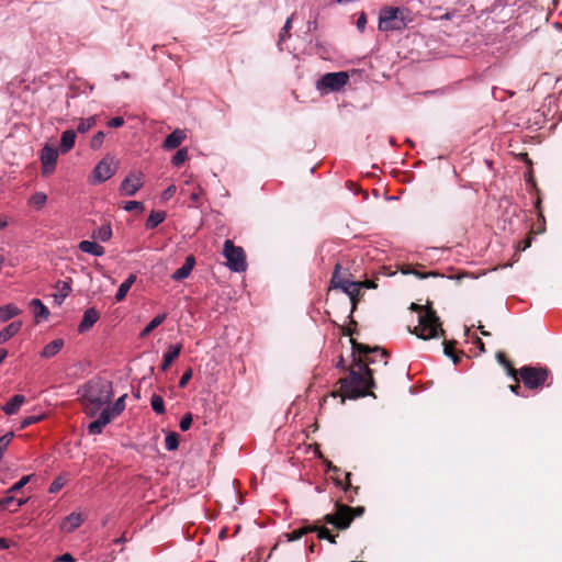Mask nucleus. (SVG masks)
Masks as SVG:
<instances>
[{
    "label": "nucleus",
    "instance_id": "a211bd4d",
    "mask_svg": "<svg viewBox=\"0 0 562 562\" xmlns=\"http://www.w3.org/2000/svg\"><path fill=\"white\" fill-rule=\"evenodd\" d=\"M194 265H195V259H194V257H193V256H188V257L186 258V261H184V263L182 265V267H181V268H179V269H177V270L172 273L171 278H172L173 280H176V281H181V280H183V279L188 278V277L190 276V273H191V271H192V269H193Z\"/></svg>",
    "mask_w": 562,
    "mask_h": 562
},
{
    "label": "nucleus",
    "instance_id": "9b49d317",
    "mask_svg": "<svg viewBox=\"0 0 562 562\" xmlns=\"http://www.w3.org/2000/svg\"><path fill=\"white\" fill-rule=\"evenodd\" d=\"M335 282H337L339 289L349 296L351 302L350 314H352L361 299V290L363 288V283H361V281L353 280L351 282H346L340 280L337 276L335 277ZM349 317L351 318V315H349Z\"/></svg>",
    "mask_w": 562,
    "mask_h": 562
},
{
    "label": "nucleus",
    "instance_id": "473e14b6",
    "mask_svg": "<svg viewBox=\"0 0 562 562\" xmlns=\"http://www.w3.org/2000/svg\"><path fill=\"white\" fill-rule=\"evenodd\" d=\"M68 290H70L68 281H63V289L52 294L54 304L61 305L68 295Z\"/></svg>",
    "mask_w": 562,
    "mask_h": 562
},
{
    "label": "nucleus",
    "instance_id": "338daca9",
    "mask_svg": "<svg viewBox=\"0 0 562 562\" xmlns=\"http://www.w3.org/2000/svg\"><path fill=\"white\" fill-rule=\"evenodd\" d=\"M337 368H339L344 371L348 370V368H346V366H345V359L341 356L339 357V360L337 362Z\"/></svg>",
    "mask_w": 562,
    "mask_h": 562
},
{
    "label": "nucleus",
    "instance_id": "774afa93",
    "mask_svg": "<svg viewBox=\"0 0 562 562\" xmlns=\"http://www.w3.org/2000/svg\"><path fill=\"white\" fill-rule=\"evenodd\" d=\"M70 524V516H66L64 519H63V522H61V528L64 530H68L67 528V525Z\"/></svg>",
    "mask_w": 562,
    "mask_h": 562
},
{
    "label": "nucleus",
    "instance_id": "dca6fc26",
    "mask_svg": "<svg viewBox=\"0 0 562 562\" xmlns=\"http://www.w3.org/2000/svg\"><path fill=\"white\" fill-rule=\"evenodd\" d=\"M186 137V132L183 130L177 128L166 137L162 143V148L166 150L175 149L181 145Z\"/></svg>",
    "mask_w": 562,
    "mask_h": 562
},
{
    "label": "nucleus",
    "instance_id": "0e129e2a",
    "mask_svg": "<svg viewBox=\"0 0 562 562\" xmlns=\"http://www.w3.org/2000/svg\"><path fill=\"white\" fill-rule=\"evenodd\" d=\"M509 390L515 393L516 395H520V385L518 383V381H516L515 384L513 385H509Z\"/></svg>",
    "mask_w": 562,
    "mask_h": 562
},
{
    "label": "nucleus",
    "instance_id": "69168bd1",
    "mask_svg": "<svg viewBox=\"0 0 562 562\" xmlns=\"http://www.w3.org/2000/svg\"><path fill=\"white\" fill-rule=\"evenodd\" d=\"M10 547V542L5 538H0V550L8 549Z\"/></svg>",
    "mask_w": 562,
    "mask_h": 562
},
{
    "label": "nucleus",
    "instance_id": "a19ab883",
    "mask_svg": "<svg viewBox=\"0 0 562 562\" xmlns=\"http://www.w3.org/2000/svg\"><path fill=\"white\" fill-rule=\"evenodd\" d=\"M70 150V128L65 130L60 138V151L67 153Z\"/></svg>",
    "mask_w": 562,
    "mask_h": 562
},
{
    "label": "nucleus",
    "instance_id": "ddd939ff",
    "mask_svg": "<svg viewBox=\"0 0 562 562\" xmlns=\"http://www.w3.org/2000/svg\"><path fill=\"white\" fill-rule=\"evenodd\" d=\"M115 172L113 158H103L93 169V179L98 183H102L110 179Z\"/></svg>",
    "mask_w": 562,
    "mask_h": 562
},
{
    "label": "nucleus",
    "instance_id": "6e6d98bb",
    "mask_svg": "<svg viewBox=\"0 0 562 562\" xmlns=\"http://www.w3.org/2000/svg\"><path fill=\"white\" fill-rule=\"evenodd\" d=\"M177 188L175 184L169 186L161 194L164 200H169L176 193Z\"/></svg>",
    "mask_w": 562,
    "mask_h": 562
},
{
    "label": "nucleus",
    "instance_id": "c9c22d12",
    "mask_svg": "<svg viewBox=\"0 0 562 562\" xmlns=\"http://www.w3.org/2000/svg\"><path fill=\"white\" fill-rule=\"evenodd\" d=\"M165 447L167 450L172 451L179 447V435L177 432H169L165 438Z\"/></svg>",
    "mask_w": 562,
    "mask_h": 562
},
{
    "label": "nucleus",
    "instance_id": "2f4dec72",
    "mask_svg": "<svg viewBox=\"0 0 562 562\" xmlns=\"http://www.w3.org/2000/svg\"><path fill=\"white\" fill-rule=\"evenodd\" d=\"M92 237L94 239H99L101 241H108L111 239L112 237V229H111V226L109 224L106 225H102L101 227H99L98 229H95L92 234Z\"/></svg>",
    "mask_w": 562,
    "mask_h": 562
},
{
    "label": "nucleus",
    "instance_id": "a878e982",
    "mask_svg": "<svg viewBox=\"0 0 562 562\" xmlns=\"http://www.w3.org/2000/svg\"><path fill=\"white\" fill-rule=\"evenodd\" d=\"M20 313L21 310L12 303L2 305L0 306V322L5 323L12 317L18 316Z\"/></svg>",
    "mask_w": 562,
    "mask_h": 562
},
{
    "label": "nucleus",
    "instance_id": "72a5a7b5",
    "mask_svg": "<svg viewBox=\"0 0 562 562\" xmlns=\"http://www.w3.org/2000/svg\"><path fill=\"white\" fill-rule=\"evenodd\" d=\"M313 529L314 528H311V525H307V526L297 528V529L291 531L290 533H286L285 536L288 537L289 541H294V540L301 539L306 533L312 532Z\"/></svg>",
    "mask_w": 562,
    "mask_h": 562
},
{
    "label": "nucleus",
    "instance_id": "4d7b16f0",
    "mask_svg": "<svg viewBox=\"0 0 562 562\" xmlns=\"http://www.w3.org/2000/svg\"><path fill=\"white\" fill-rule=\"evenodd\" d=\"M123 124H124V119L122 116H115L108 122V125L110 127H114V128L121 127Z\"/></svg>",
    "mask_w": 562,
    "mask_h": 562
},
{
    "label": "nucleus",
    "instance_id": "c756f323",
    "mask_svg": "<svg viewBox=\"0 0 562 562\" xmlns=\"http://www.w3.org/2000/svg\"><path fill=\"white\" fill-rule=\"evenodd\" d=\"M167 315L165 313L158 314L155 316L149 324L142 330L139 337L145 338L147 337L154 329H156L158 326H160L164 321L166 319Z\"/></svg>",
    "mask_w": 562,
    "mask_h": 562
},
{
    "label": "nucleus",
    "instance_id": "f257e3e1",
    "mask_svg": "<svg viewBox=\"0 0 562 562\" xmlns=\"http://www.w3.org/2000/svg\"><path fill=\"white\" fill-rule=\"evenodd\" d=\"M348 372L347 376L339 379L340 391L333 392L334 397L341 396V403H344L345 397L359 398L373 395L371 392V389L375 385L373 370L366 366L361 357L355 356Z\"/></svg>",
    "mask_w": 562,
    "mask_h": 562
},
{
    "label": "nucleus",
    "instance_id": "bb28decb",
    "mask_svg": "<svg viewBox=\"0 0 562 562\" xmlns=\"http://www.w3.org/2000/svg\"><path fill=\"white\" fill-rule=\"evenodd\" d=\"M64 346V340L63 339H55L53 341H50L49 344H47L42 352H41V357L43 358H52L54 357L55 355H57L60 349L63 348Z\"/></svg>",
    "mask_w": 562,
    "mask_h": 562
},
{
    "label": "nucleus",
    "instance_id": "423d86ee",
    "mask_svg": "<svg viewBox=\"0 0 562 562\" xmlns=\"http://www.w3.org/2000/svg\"><path fill=\"white\" fill-rule=\"evenodd\" d=\"M335 513L325 515L323 520L338 530L349 528L353 519L364 513L363 506L350 507L339 502L335 504Z\"/></svg>",
    "mask_w": 562,
    "mask_h": 562
},
{
    "label": "nucleus",
    "instance_id": "603ef678",
    "mask_svg": "<svg viewBox=\"0 0 562 562\" xmlns=\"http://www.w3.org/2000/svg\"><path fill=\"white\" fill-rule=\"evenodd\" d=\"M291 23H292V20H291V18H289L280 32V35H279L280 41H284L286 37H289V30L291 29Z\"/></svg>",
    "mask_w": 562,
    "mask_h": 562
},
{
    "label": "nucleus",
    "instance_id": "58836bf2",
    "mask_svg": "<svg viewBox=\"0 0 562 562\" xmlns=\"http://www.w3.org/2000/svg\"><path fill=\"white\" fill-rule=\"evenodd\" d=\"M189 158L188 156V149L187 148H181L179 149L175 156L172 157V165L176 166V167H179L181 166L187 159Z\"/></svg>",
    "mask_w": 562,
    "mask_h": 562
},
{
    "label": "nucleus",
    "instance_id": "cd10ccee",
    "mask_svg": "<svg viewBox=\"0 0 562 562\" xmlns=\"http://www.w3.org/2000/svg\"><path fill=\"white\" fill-rule=\"evenodd\" d=\"M25 503V499H16L14 496H5L0 499V507L10 512H16Z\"/></svg>",
    "mask_w": 562,
    "mask_h": 562
},
{
    "label": "nucleus",
    "instance_id": "37998d69",
    "mask_svg": "<svg viewBox=\"0 0 562 562\" xmlns=\"http://www.w3.org/2000/svg\"><path fill=\"white\" fill-rule=\"evenodd\" d=\"M13 438V432H7L2 437H0V460L2 459L5 450L8 449L9 443Z\"/></svg>",
    "mask_w": 562,
    "mask_h": 562
},
{
    "label": "nucleus",
    "instance_id": "b1692460",
    "mask_svg": "<svg viewBox=\"0 0 562 562\" xmlns=\"http://www.w3.org/2000/svg\"><path fill=\"white\" fill-rule=\"evenodd\" d=\"M350 477H351V473L348 472V473H346L345 482L342 483L341 481L336 480V484L344 488V491L346 493L347 502L353 503L355 502V497H353V495L350 494V492H353L355 494H358V491H359L360 487L359 486L353 487L352 484H351Z\"/></svg>",
    "mask_w": 562,
    "mask_h": 562
},
{
    "label": "nucleus",
    "instance_id": "393cba45",
    "mask_svg": "<svg viewBox=\"0 0 562 562\" xmlns=\"http://www.w3.org/2000/svg\"><path fill=\"white\" fill-rule=\"evenodd\" d=\"M135 281H136V276L134 273H131L125 279V281L120 285V288H119V290H117V292L115 294V300L117 302H122L126 297L130 289L135 283Z\"/></svg>",
    "mask_w": 562,
    "mask_h": 562
},
{
    "label": "nucleus",
    "instance_id": "c03bdc74",
    "mask_svg": "<svg viewBox=\"0 0 562 562\" xmlns=\"http://www.w3.org/2000/svg\"><path fill=\"white\" fill-rule=\"evenodd\" d=\"M41 419H42V415H32V416L24 417L20 423V428L25 429L29 426L40 422Z\"/></svg>",
    "mask_w": 562,
    "mask_h": 562
},
{
    "label": "nucleus",
    "instance_id": "864d4df0",
    "mask_svg": "<svg viewBox=\"0 0 562 562\" xmlns=\"http://www.w3.org/2000/svg\"><path fill=\"white\" fill-rule=\"evenodd\" d=\"M192 378V370L191 369H188L183 374L182 376L180 378V381H179V386L180 387H184L188 382L191 380Z\"/></svg>",
    "mask_w": 562,
    "mask_h": 562
},
{
    "label": "nucleus",
    "instance_id": "5fc2aeb1",
    "mask_svg": "<svg viewBox=\"0 0 562 562\" xmlns=\"http://www.w3.org/2000/svg\"><path fill=\"white\" fill-rule=\"evenodd\" d=\"M402 272H403V273H413V274L417 276V277H418V278H420V279H424V278H426V277H428V276H437V273H435V272H429V273H426V274H424V273H419V272H418V271H416V270H412V269L409 268V266H407V268H406V269H403V270H402Z\"/></svg>",
    "mask_w": 562,
    "mask_h": 562
},
{
    "label": "nucleus",
    "instance_id": "a18cd8bd",
    "mask_svg": "<svg viewBox=\"0 0 562 562\" xmlns=\"http://www.w3.org/2000/svg\"><path fill=\"white\" fill-rule=\"evenodd\" d=\"M192 420H193V417H192L191 413L184 414L182 419L180 420V424H179L180 429L182 431L189 430L191 425H192Z\"/></svg>",
    "mask_w": 562,
    "mask_h": 562
},
{
    "label": "nucleus",
    "instance_id": "f8f14e48",
    "mask_svg": "<svg viewBox=\"0 0 562 562\" xmlns=\"http://www.w3.org/2000/svg\"><path fill=\"white\" fill-rule=\"evenodd\" d=\"M58 158V150L49 145H45L41 151L42 175L47 177L53 173Z\"/></svg>",
    "mask_w": 562,
    "mask_h": 562
},
{
    "label": "nucleus",
    "instance_id": "7c9ffc66",
    "mask_svg": "<svg viewBox=\"0 0 562 562\" xmlns=\"http://www.w3.org/2000/svg\"><path fill=\"white\" fill-rule=\"evenodd\" d=\"M166 217V213L162 211H151L149 214L147 221H146V227L148 229L156 228L160 223L164 222Z\"/></svg>",
    "mask_w": 562,
    "mask_h": 562
},
{
    "label": "nucleus",
    "instance_id": "ea45409f",
    "mask_svg": "<svg viewBox=\"0 0 562 562\" xmlns=\"http://www.w3.org/2000/svg\"><path fill=\"white\" fill-rule=\"evenodd\" d=\"M95 121H97L95 116H90L86 120H81L79 125L77 126V131L79 133H85V132L89 131L90 128H92L94 126Z\"/></svg>",
    "mask_w": 562,
    "mask_h": 562
},
{
    "label": "nucleus",
    "instance_id": "49530a36",
    "mask_svg": "<svg viewBox=\"0 0 562 562\" xmlns=\"http://www.w3.org/2000/svg\"><path fill=\"white\" fill-rule=\"evenodd\" d=\"M30 475H24L20 479V481H18L16 483H14L10 488H9V493H14V492H18L20 491L23 486H25L29 482H30Z\"/></svg>",
    "mask_w": 562,
    "mask_h": 562
},
{
    "label": "nucleus",
    "instance_id": "412c9836",
    "mask_svg": "<svg viewBox=\"0 0 562 562\" xmlns=\"http://www.w3.org/2000/svg\"><path fill=\"white\" fill-rule=\"evenodd\" d=\"M24 402L25 396L22 394H16L2 406V411L9 416L14 415L19 412Z\"/></svg>",
    "mask_w": 562,
    "mask_h": 562
},
{
    "label": "nucleus",
    "instance_id": "c85d7f7f",
    "mask_svg": "<svg viewBox=\"0 0 562 562\" xmlns=\"http://www.w3.org/2000/svg\"><path fill=\"white\" fill-rule=\"evenodd\" d=\"M456 340H445L443 341V352L447 357L451 358L454 364H458L461 357L464 355L463 351H461L459 355L456 351Z\"/></svg>",
    "mask_w": 562,
    "mask_h": 562
},
{
    "label": "nucleus",
    "instance_id": "5701e85b",
    "mask_svg": "<svg viewBox=\"0 0 562 562\" xmlns=\"http://www.w3.org/2000/svg\"><path fill=\"white\" fill-rule=\"evenodd\" d=\"M336 276L340 280H342V281H346V282H351L352 281L350 279L351 274L349 273V269L348 268H344L342 265H340V263H337L335 266V269H334V272H333V276H331V280H330V286L333 289H339V285L337 284V282H335V277Z\"/></svg>",
    "mask_w": 562,
    "mask_h": 562
},
{
    "label": "nucleus",
    "instance_id": "de8ad7c7",
    "mask_svg": "<svg viewBox=\"0 0 562 562\" xmlns=\"http://www.w3.org/2000/svg\"><path fill=\"white\" fill-rule=\"evenodd\" d=\"M103 140H104V133L103 132H98L91 139L90 142V147L92 149H98L101 147V145L103 144Z\"/></svg>",
    "mask_w": 562,
    "mask_h": 562
},
{
    "label": "nucleus",
    "instance_id": "f03ea898",
    "mask_svg": "<svg viewBox=\"0 0 562 562\" xmlns=\"http://www.w3.org/2000/svg\"><path fill=\"white\" fill-rule=\"evenodd\" d=\"M113 394L112 382L101 376L90 379L77 390L78 402L86 416L90 418L99 417Z\"/></svg>",
    "mask_w": 562,
    "mask_h": 562
},
{
    "label": "nucleus",
    "instance_id": "f3484780",
    "mask_svg": "<svg viewBox=\"0 0 562 562\" xmlns=\"http://www.w3.org/2000/svg\"><path fill=\"white\" fill-rule=\"evenodd\" d=\"M100 315L94 308H88L78 326V331L83 334L88 331L99 319Z\"/></svg>",
    "mask_w": 562,
    "mask_h": 562
},
{
    "label": "nucleus",
    "instance_id": "3c124183",
    "mask_svg": "<svg viewBox=\"0 0 562 562\" xmlns=\"http://www.w3.org/2000/svg\"><path fill=\"white\" fill-rule=\"evenodd\" d=\"M201 194H202V190L201 189H199L198 191H194V192H192L190 194V201H191L190 206L199 207Z\"/></svg>",
    "mask_w": 562,
    "mask_h": 562
},
{
    "label": "nucleus",
    "instance_id": "79ce46f5",
    "mask_svg": "<svg viewBox=\"0 0 562 562\" xmlns=\"http://www.w3.org/2000/svg\"><path fill=\"white\" fill-rule=\"evenodd\" d=\"M311 528H314L312 532L317 533V538L321 540H327L330 537V530L324 526L311 525Z\"/></svg>",
    "mask_w": 562,
    "mask_h": 562
},
{
    "label": "nucleus",
    "instance_id": "4468645a",
    "mask_svg": "<svg viewBox=\"0 0 562 562\" xmlns=\"http://www.w3.org/2000/svg\"><path fill=\"white\" fill-rule=\"evenodd\" d=\"M143 177L142 172H131L121 183V193L127 196L134 195L143 187Z\"/></svg>",
    "mask_w": 562,
    "mask_h": 562
},
{
    "label": "nucleus",
    "instance_id": "052dcab7",
    "mask_svg": "<svg viewBox=\"0 0 562 562\" xmlns=\"http://www.w3.org/2000/svg\"><path fill=\"white\" fill-rule=\"evenodd\" d=\"M53 562H70V552L56 557Z\"/></svg>",
    "mask_w": 562,
    "mask_h": 562
},
{
    "label": "nucleus",
    "instance_id": "680f3d73",
    "mask_svg": "<svg viewBox=\"0 0 562 562\" xmlns=\"http://www.w3.org/2000/svg\"><path fill=\"white\" fill-rule=\"evenodd\" d=\"M496 359L501 366L505 364V362L508 361L506 355L503 351H498L496 353Z\"/></svg>",
    "mask_w": 562,
    "mask_h": 562
},
{
    "label": "nucleus",
    "instance_id": "e2e57ef3",
    "mask_svg": "<svg viewBox=\"0 0 562 562\" xmlns=\"http://www.w3.org/2000/svg\"><path fill=\"white\" fill-rule=\"evenodd\" d=\"M81 521H82L81 516H80V515H77V516H76V515L72 513V529H74V528H76V527H78V526H80Z\"/></svg>",
    "mask_w": 562,
    "mask_h": 562
},
{
    "label": "nucleus",
    "instance_id": "6e6552de",
    "mask_svg": "<svg viewBox=\"0 0 562 562\" xmlns=\"http://www.w3.org/2000/svg\"><path fill=\"white\" fill-rule=\"evenodd\" d=\"M350 344L352 348V359H355V356L361 357V360L368 368H370V364H374L376 362H382L384 366L387 364L389 353L383 348L370 347L368 345L358 342L355 338L350 339Z\"/></svg>",
    "mask_w": 562,
    "mask_h": 562
},
{
    "label": "nucleus",
    "instance_id": "13d9d810",
    "mask_svg": "<svg viewBox=\"0 0 562 562\" xmlns=\"http://www.w3.org/2000/svg\"><path fill=\"white\" fill-rule=\"evenodd\" d=\"M366 24H367V16H366V13L362 12L357 20L358 30L362 32L366 27Z\"/></svg>",
    "mask_w": 562,
    "mask_h": 562
},
{
    "label": "nucleus",
    "instance_id": "bf43d9fd",
    "mask_svg": "<svg viewBox=\"0 0 562 562\" xmlns=\"http://www.w3.org/2000/svg\"><path fill=\"white\" fill-rule=\"evenodd\" d=\"M531 241H532V237H527L526 239H524L522 241H520L518 244V250H526L528 247H530L531 245Z\"/></svg>",
    "mask_w": 562,
    "mask_h": 562
},
{
    "label": "nucleus",
    "instance_id": "4be33fe9",
    "mask_svg": "<svg viewBox=\"0 0 562 562\" xmlns=\"http://www.w3.org/2000/svg\"><path fill=\"white\" fill-rule=\"evenodd\" d=\"M78 247L82 252L90 254L97 257L104 255L105 251L104 247L100 246L95 241L90 240H82Z\"/></svg>",
    "mask_w": 562,
    "mask_h": 562
},
{
    "label": "nucleus",
    "instance_id": "7ed1b4c3",
    "mask_svg": "<svg viewBox=\"0 0 562 562\" xmlns=\"http://www.w3.org/2000/svg\"><path fill=\"white\" fill-rule=\"evenodd\" d=\"M411 310L419 314L418 325L413 330L418 338L427 340L446 336L440 318L430 302H427L425 305L412 303Z\"/></svg>",
    "mask_w": 562,
    "mask_h": 562
},
{
    "label": "nucleus",
    "instance_id": "09e8293b",
    "mask_svg": "<svg viewBox=\"0 0 562 562\" xmlns=\"http://www.w3.org/2000/svg\"><path fill=\"white\" fill-rule=\"evenodd\" d=\"M503 367L509 376H512L515 381H518L519 369H515L509 360L506 361L505 364H503Z\"/></svg>",
    "mask_w": 562,
    "mask_h": 562
},
{
    "label": "nucleus",
    "instance_id": "aec40b11",
    "mask_svg": "<svg viewBox=\"0 0 562 562\" xmlns=\"http://www.w3.org/2000/svg\"><path fill=\"white\" fill-rule=\"evenodd\" d=\"M22 325L21 321H15L2 328L0 330V344H4L15 336L21 330Z\"/></svg>",
    "mask_w": 562,
    "mask_h": 562
},
{
    "label": "nucleus",
    "instance_id": "8fccbe9b",
    "mask_svg": "<svg viewBox=\"0 0 562 562\" xmlns=\"http://www.w3.org/2000/svg\"><path fill=\"white\" fill-rule=\"evenodd\" d=\"M143 209H144L143 203L138 202V201H128L124 205V210L127 211V212H132L134 210H140L142 211Z\"/></svg>",
    "mask_w": 562,
    "mask_h": 562
},
{
    "label": "nucleus",
    "instance_id": "20e7f679",
    "mask_svg": "<svg viewBox=\"0 0 562 562\" xmlns=\"http://www.w3.org/2000/svg\"><path fill=\"white\" fill-rule=\"evenodd\" d=\"M412 22L411 12L405 8L384 7L379 14V30L402 31Z\"/></svg>",
    "mask_w": 562,
    "mask_h": 562
},
{
    "label": "nucleus",
    "instance_id": "39448f33",
    "mask_svg": "<svg viewBox=\"0 0 562 562\" xmlns=\"http://www.w3.org/2000/svg\"><path fill=\"white\" fill-rule=\"evenodd\" d=\"M127 394L120 396L114 403L105 405L98 418L88 424L87 430L90 435H100L103 429L119 417L125 409Z\"/></svg>",
    "mask_w": 562,
    "mask_h": 562
},
{
    "label": "nucleus",
    "instance_id": "9d476101",
    "mask_svg": "<svg viewBox=\"0 0 562 562\" xmlns=\"http://www.w3.org/2000/svg\"><path fill=\"white\" fill-rule=\"evenodd\" d=\"M348 80L349 76L345 71L328 72L317 81V88L330 91H339L347 85Z\"/></svg>",
    "mask_w": 562,
    "mask_h": 562
},
{
    "label": "nucleus",
    "instance_id": "1a4fd4ad",
    "mask_svg": "<svg viewBox=\"0 0 562 562\" xmlns=\"http://www.w3.org/2000/svg\"><path fill=\"white\" fill-rule=\"evenodd\" d=\"M223 254L227 259V266L235 272H243L247 268L246 255L241 247L235 246L231 239L224 241Z\"/></svg>",
    "mask_w": 562,
    "mask_h": 562
},
{
    "label": "nucleus",
    "instance_id": "0eeeda50",
    "mask_svg": "<svg viewBox=\"0 0 562 562\" xmlns=\"http://www.w3.org/2000/svg\"><path fill=\"white\" fill-rule=\"evenodd\" d=\"M529 390H541L543 386H550L551 373L546 367L524 366L519 369L518 380Z\"/></svg>",
    "mask_w": 562,
    "mask_h": 562
},
{
    "label": "nucleus",
    "instance_id": "f704fd0d",
    "mask_svg": "<svg viewBox=\"0 0 562 562\" xmlns=\"http://www.w3.org/2000/svg\"><path fill=\"white\" fill-rule=\"evenodd\" d=\"M150 405H151L153 411L156 414H159V415L165 414V412H166L165 403L160 395L154 394L150 400Z\"/></svg>",
    "mask_w": 562,
    "mask_h": 562
},
{
    "label": "nucleus",
    "instance_id": "2eb2a0df",
    "mask_svg": "<svg viewBox=\"0 0 562 562\" xmlns=\"http://www.w3.org/2000/svg\"><path fill=\"white\" fill-rule=\"evenodd\" d=\"M30 308L34 315V322L40 324L48 319L49 310L40 299H32L29 303Z\"/></svg>",
    "mask_w": 562,
    "mask_h": 562
},
{
    "label": "nucleus",
    "instance_id": "6ab92c4d",
    "mask_svg": "<svg viewBox=\"0 0 562 562\" xmlns=\"http://www.w3.org/2000/svg\"><path fill=\"white\" fill-rule=\"evenodd\" d=\"M182 350L181 344H175L169 346L167 352L164 355V360L161 363V370L167 371L171 363L179 357Z\"/></svg>",
    "mask_w": 562,
    "mask_h": 562
},
{
    "label": "nucleus",
    "instance_id": "e433bc0d",
    "mask_svg": "<svg viewBox=\"0 0 562 562\" xmlns=\"http://www.w3.org/2000/svg\"><path fill=\"white\" fill-rule=\"evenodd\" d=\"M47 201V196L45 193L43 192H36L34 193L30 200H29V203L32 205V206H35L36 209H41L45 205Z\"/></svg>",
    "mask_w": 562,
    "mask_h": 562
},
{
    "label": "nucleus",
    "instance_id": "4c0bfd02",
    "mask_svg": "<svg viewBox=\"0 0 562 562\" xmlns=\"http://www.w3.org/2000/svg\"><path fill=\"white\" fill-rule=\"evenodd\" d=\"M68 482V477H67V474H63V475H59L58 477H56L50 486H49V492L50 493H57L61 490V487Z\"/></svg>",
    "mask_w": 562,
    "mask_h": 562
}]
</instances>
